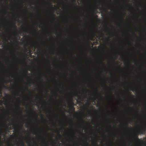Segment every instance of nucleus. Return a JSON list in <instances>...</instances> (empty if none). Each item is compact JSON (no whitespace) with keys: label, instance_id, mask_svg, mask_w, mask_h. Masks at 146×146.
<instances>
[{"label":"nucleus","instance_id":"obj_24","mask_svg":"<svg viewBox=\"0 0 146 146\" xmlns=\"http://www.w3.org/2000/svg\"><path fill=\"white\" fill-rule=\"evenodd\" d=\"M74 137H75L76 138V136H75V135H74Z\"/></svg>","mask_w":146,"mask_h":146},{"label":"nucleus","instance_id":"obj_2","mask_svg":"<svg viewBox=\"0 0 146 146\" xmlns=\"http://www.w3.org/2000/svg\"><path fill=\"white\" fill-rule=\"evenodd\" d=\"M69 104L72 106V108H73L74 109V106H76V105L72 101H71V102L69 103Z\"/></svg>","mask_w":146,"mask_h":146},{"label":"nucleus","instance_id":"obj_21","mask_svg":"<svg viewBox=\"0 0 146 146\" xmlns=\"http://www.w3.org/2000/svg\"><path fill=\"white\" fill-rule=\"evenodd\" d=\"M86 143H87V144L88 145H89V144L88 143H87V142H86Z\"/></svg>","mask_w":146,"mask_h":146},{"label":"nucleus","instance_id":"obj_36","mask_svg":"<svg viewBox=\"0 0 146 146\" xmlns=\"http://www.w3.org/2000/svg\"><path fill=\"white\" fill-rule=\"evenodd\" d=\"M18 107H19L20 108V107H19V106Z\"/></svg>","mask_w":146,"mask_h":146},{"label":"nucleus","instance_id":"obj_39","mask_svg":"<svg viewBox=\"0 0 146 146\" xmlns=\"http://www.w3.org/2000/svg\"><path fill=\"white\" fill-rule=\"evenodd\" d=\"M1 50V48H0V50Z\"/></svg>","mask_w":146,"mask_h":146},{"label":"nucleus","instance_id":"obj_13","mask_svg":"<svg viewBox=\"0 0 146 146\" xmlns=\"http://www.w3.org/2000/svg\"><path fill=\"white\" fill-rule=\"evenodd\" d=\"M29 86H31V85H30V84H31V82H29Z\"/></svg>","mask_w":146,"mask_h":146},{"label":"nucleus","instance_id":"obj_38","mask_svg":"<svg viewBox=\"0 0 146 146\" xmlns=\"http://www.w3.org/2000/svg\"><path fill=\"white\" fill-rule=\"evenodd\" d=\"M1 137V136L0 135V138Z\"/></svg>","mask_w":146,"mask_h":146},{"label":"nucleus","instance_id":"obj_33","mask_svg":"<svg viewBox=\"0 0 146 146\" xmlns=\"http://www.w3.org/2000/svg\"><path fill=\"white\" fill-rule=\"evenodd\" d=\"M133 89L132 90V91H133Z\"/></svg>","mask_w":146,"mask_h":146},{"label":"nucleus","instance_id":"obj_20","mask_svg":"<svg viewBox=\"0 0 146 146\" xmlns=\"http://www.w3.org/2000/svg\"><path fill=\"white\" fill-rule=\"evenodd\" d=\"M76 131H78V132H79L80 133V132L78 131L77 130H76Z\"/></svg>","mask_w":146,"mask_h":146},{"label":"nucleus","instance_id":"obj_15","mask_svg":"<svg viewBox=\"0 0 146 146\" xmlns=\"http://www.w3.org/2000/svg\"><path fill=\"white\" fill-rule=\"evenodd\" d=\"M37 117H38V115H36V118H37Z\"/></svg>","mask_w":146,"mask_h":146},{"label":"nucleus","instance_id":"obj_8","mask_svg":"<svg viewBox=\"0 0 146 146\" xmlns=\"http://www.w3.org/2000/svg\"><path fill=\"white\" fill-rule=\"evenodd\" d=\"M78 99L81 100V98L80 97H78Z\"/></svg>","mask_w":146,"mask_h":146},{"label":"nucleus","instance_id":"obj_37","mask_svg":"<svg viewBox=\"0 0 146 146\" xmlns=\"http://www.w3.org/2000/svg\"><path fill=\"white\" fill-rule=\"evenodd\" d=\"M105 85L106 86V84H105Z\"/></svg>","mask_w":146,"mask_h":146},{"label":"nucleus","instance_id":"obj_14","mask_svg":"<svg viewBox=\"0 0 146 146\" xmlns=\"http://www.w3.org/2000/svg\"><path fill=\"white\" fill-rule=\"evenodd\" d=\"M62 115L64 116H65V115L64 113H63L62 114Z\"/></svg>","mask_w":146,"mask_h":146},{"label":"nucleus","instance_id":"obj_28","mask_svg":"<svg viewBox=\"0 0 146 146\" xmlns=\"http://www.w3.org/2000/svg\"><path fill=\"white\" fill-rule=\"evenodd\" d=\"M74 7H75V8H76V6H74Z\"/></svg>","mask_w":146,"mask_h":146},{"label":"nucleus","instance_id":"obj_25","mask_svg":"<svg viewBox=\"0 0 146 146\" xmlns=\"http://www.w3.org/2000/svg\"><path fill=\"white\" fill-rule=\"evenodd\" d=\"M131 96H132V97H133V95H131Z\"/></svg>","mask_w":146,"mask_h":146},{"label":"nucleus","instance_id":"obj_5","mask_svg":"<svg viewBox=\"0 0 146 146\" xmlns=\"http://www.w3.org/2000/svg\"><path fill=\"white\" fill-rule=\"evenodd\" d=\"M3 130L2 129H0V135H1V133H2L3 132Z\"/></svg>","mask_w":146,"mask_h":146},{"label":"nucleus","instance_id":"obj_26","mask_svg":"<svg viewBox=\"0 0 146 146\" xmlns=\"http://www.w3.org/2000/svg\"><path fill=\"white\" fill-rule=\"evenodd\" d=\"M25 76H27L28 77V76H27V75H26Z\"/></svg>","mask_w":146,"mask_h":146},{"label":"nucleus","instance_id":"obj_16","mask_svg":"<svg viewBox=\"0 0 146 146\" xmlns=\"http://www.w3.org/2000/svg\"><path fill=\"white\" fill-rule=\"evenodd\" d=\"M15 39H16V41H17V37H16L15 38Z\"/></svg>","mask_w":146,"mask_h":146},{"label":"nucleus","instance_id":"obj_3","mask_svg":"<svg viewBox=\"0 0 146 146\" xmlns=\"http://www.w3.org/2000/svg\"><path fill=\"white\" fill-rule=\"evenodd\" d=\"M31 47H35V44H34V42L32 44H31Z\"/></svg>","mask_w":146,"mask_h":146},{"label":"nucleus","instance_id":"obj_1","mask_svg":"<svg viewBox=\"0 0 146 146\" xmlns=\"http://www.w3.org/2000/svg\"><path fill=\"white\" fill-rule=\"evenodd\" d=\"M146 131V126L141 129H139L137 131V133H135L134 135V141L136 142H140V139L138 137V135L139 134H144L145 133Z\"/></svg>","mask_w":146,"mask_h":146},{"label":"nucleus","instance_id":"obj_35","mask_svg":"<svg viewBox=\"0 0 146 146\" xmlns=\"http://www.w3.org/2000/svg\"><path fill=\"white\" fill-rule=\"evenodd\" d=\"M82 15H84V14H83V13H82Z\"/></svg>","mask_w":146,"mask_h":146},{"label":"nucleus","instance_id":"obj_11","mask_svg":"<svg viewBox=\"0 0 146 146\" xmlns=\"http://www.w3.org/2000/svg\"><path fill=\"white\" fill-rule=\"evenodd\" d=\"M95 17L96 18H98V16L97 15H95Z\"/></svg>","mask_w":146,"mask_h":146},{"label":"nucleus","instance_id":"obj_4","mask_svg":"<svg viewBox=\"0 0 146 146\" xmlns=\"http://www.w3.org/2000/svg\"><path fill=\"white\" fill-rule=\"evenodd\" d=\"M56 132H57L58 133V134L60 136H61L60 135V131L59 130H57L56 131Z\"/></svg>","mask_w":146,"mask_h":146},{"label":"nucleus","instance_id":"obj_27","mask_svg":"<svg viewBox=\"0 0 146 146\" xmlns=\"http://www.w3.org/2000/svg\"><path fill=\"white\" fill-rule=\"evenodd\" d=\"M5 131H7L6 129H5Z\"/></svg>","mask_w":146,"mask_h":146},{"label":"nucleus","instance_id":"obj_32","mask_svg":"<svg viewBox=\"0 0 146 146\" xmlns=\"http://www.w3.org/2000/svg\"><path fill=\"white\" fill-rule=\"evenodd\" d=\"M26 89H28V88H26Z\"/></svg>","mask_w":146,"mask_h":146},{"label":"nucleus","instance_id":"obj_19","mask_svg":"<svg viewBox=\"0 0 146 146\" xmlns=\"http://www.w3.org/2000/svg\"><path fill=\"white\" fill-rule=\"evenodd\" d=\"M56 96H58V94H57V93H56Z\"/></svg>","mask_w":146,"mask_h":146},{"label":"nucleus","instance_id":"obj_9","mask_svg":"<svg viewBox=\"0 0 146 146\" xmlns=\"http://www.w3.org/2000/svg\"><path fill=\"white\" fill-rule=\"evenodd\" d=\"M29 52H30V53H31V52H32V51L31 50V49L29 48Z\"/></svg>","mask_w":146,"mask_h":146},{"label":"nucleus","instance_id":"obj_22","mask_svg":"<svg viewBox=\"0 0 146 146\" xmlns=\"http://www.w3.org/2000/svg\"><path fill=\"white\" fill-rule=\"evenodd\" d=\"M77 101H78V102H80V101H77V100H76Z\"/></svg>","mask_w":146,"mask_h":146},{"label":"nucleus","instance_id":"obj_12","mask_svg":"<svg viewBox=\"0 0 146 146\" xmlns=\"http://www.w3.org/2000/svg\"><path fill=\"white\" fill-rule=\"evenodd\" d=\"M49 70H51V69H50V68H51L50 65V64H49Z\"/></svg>","mask_w":146,"mask_h":146},{"label":"nucleus","instance_id":"obj_31","mask_svg":"<svg viewBox=\"0 0 146 146\" xmlns=\"http://www.w3.org/2000/svg\"><path fill=\"white\" fill-rule=\"evenodd\" d=\"M113 62H114V63H115V61H114V60L113 61Z\"/></svg>","mask_w":146,"mask_h":146},{"label":"nucleus","instance_id":"obj_18","mask_svg":"<svg viewBox=\"0 0 146 146\" xmlns=\"http://www.w3.org/2000/svg\"><path fill=\"white\" fill-rule=\"evenodd\" d=\"M101 63H102V64H104V63L103 62H101Z\"/></svg>","mask_w":146,"mask_h":146},{"label":"nucleus","instance_id":"obj_17","mask_svg":"<svg viewBox=\"0 0 146 146\" xmlns=\"http://www.w3.org/2000/svg\"><path fill=\"white\" fill-rule=\"evenodd\" d=\"M92 99H93V100H94L95 99V97H93V98H92Z\"/></svg>","mask_w":146,"mask_h":146},{"label":"nucleus","instance_id":"obj_6","mask_svg":"<svg viewBox=\"0 0 146 146\" xmlns=\"http://www.w3.org/2000/svg\"><path fill=\"white\" fill-rule=\"evenodd\" d=\"M3 87L4 88H5L6 89H8L9 88V87H7V86L4 85H3Z\"/></svg>","mask_w":146,"mask_h":146},{"label":"nucleus","instance_id":"obj_34","mask_svg":"<svg viewBox=\"0 0 146 146\" xmlns=\"http://www.w3.org/2000/svg\"><path fill=\"white\" fill-rule=\"evenodd\" d=\"M32 8H34L33 7H32Z\"/></svg>","mask_w":146,"mask_h":146},{"label":"nucleus","instance_id":"obj_23","mask_svg":"<svg viewBox=\"0 0 146 146\" xmlns=\"http://www.w3.org/2000/svg\"><path fill=\"white\" fill-rule=\"evenodd\" d=\"M41 115L42 116H43V115L42 114H41Z\"/></svg>","mask_w":146,"mask_h":146},{"label":"nucleus","instance_id":"obj_30","mask_svg":"<svg viewBox=\"0 0 146 146\" xmlns=\"http://www.w3.org/2000/svg\"><path fill=\"white\" fill-rule=\"evenodd\" d=\"M96 31L98 32V31L97 30H96Z\"/></svg>","mask_w":146,"mask_h":146},{"label":"nucleus","instance_id":"obj_29","mask_svg":"<svg viewBox=\"0 0 146 146\" xmlns=\"http://www.w3.org/2000/svg\"><path fill=\"white\" fill-rule=\"evenodd\" d=\"M81 145V144L80 143V144L79 145Z\"/></svg>","mask_w":146,"mask_h":146},{"label":"nucleus","instance_id":"obj_10","mask_svg":"<svg viewBox=\"0 0 146 146\" xmlns=\"http://www.w3.org/2000/svg\"><path fill=\"white\" fill-rule=\"evenodd\" d=\"M29 123H26L25 124V125H26V127H27V125H28Z\"/></svg>","mask_w":146,"mask_h":146},{"label":"nucleus","instance_id":"obj_7","mask_svg":"<svg viewBox=\"0 0 146 146\" xmlns=\"http://www.w3.org/2000/svg\"><path fill=\"white\" fill-rule=\"evenodd\" d=\"M21 144L23 146H24V143L23 141L21 142Z\"/></svg>","mask_w":146,"mask_h":146}]
</instances>
